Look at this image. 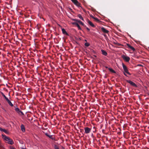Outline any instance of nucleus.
<instances>
[{
    "mask_svg": "<svg viewBox=\"0 0 149 149\" xmlns=\"http://www.w3.org/2000/svg\"><path fill=\"white\" fill-rule=\"evenodd\" d=\"M3 139L5 140L6 142L11 145L13 144L14 143L13 140L5 135H2Z\"/></svg>",
    "mask_w": 149,
    "mask_h": 149,
    "instance_id": "f257e3e1",
    "label": "nucleus"
},
{
    "mask_svg": "<svg viewBox=\"0 0 149 149\" xmlns=\"http://www.w3.org/2000/svg\"><path fill=\"white\" fill-rule=\"evenodd\" d=\"M122 66L125 72L129 74V75H131V74L128 72V70L126 66L124 64H122Z\"/></svg>",
    "mask_w": 149,
    "mask_h": 149,
    "instance_id": "f03ea898",
    "label": "nucleus"
},
{
    "mask_svg": "<svg viewBox=\"0 0 149 149\" xmlns=\"http://www.w3.org/2000/svg\"><path fill=\"white\" fill-rule=\"evenodd\" d=\"M126 81L127 82L130 84V85L132 86L135 87H137V85L135 83H134L131 81H130V80H127Z\"/></svg>",
    "mask_w": 149,
    "mask_h": 149,
    "instance_id": "7ed1b4c3",
    "label": "nucleus"
},
{
    "mask_svg": "<svg viewBox=\"0 0 149 149\" xmlns=\"http://www.w3.org/2000/svg\"><path fill=\"white\" fill-rule=\"evenodd\" d=\"M71 1L77 6L79 7L81 4L77 1V0H71Z\"/></svg>",
    "mask_w": 149,
    "mask_h": 149,
    "instance_id": "20e7f679",
    "label": "nucleus"
},
{
    "mask_svg": "<svg viewBox=\"0 0 149 149\" xmlns=\"http://www.w3.org/2000/svg\"><path fill=\"white\" fill-rule=\"evenodd\" d=\"M122 57L127 62H129L130 60V58L129 57L126 56L124 55H122Z\"/></svg>",
    "mask_w": 149,
    "mask_h": 149,
    "instance_id": "39448f33",
    "label": "nucleus"
},
{
    "mask_svg": "<svg viewBox=\"0 0 149 149\" xmlns=\"http://www.w3.org/2000/svg\"><path fill=\"white\" fill-rule=\"evenodd\" d=\"M85 133L86 134L89 133L91 131V129L88 127H85L84 128Z\"/></svg>",
    "mask_w": 149,
    "mask_h": 149,
    "instance_id": "423d86ee",
    "label": "nucleus"
},
{
    "mask_svg": "<svg viewBox=\"0 0 149 149\" xmlns=\"http://www.w3.org/2000/svg\"><path fill=\"white\" fill-rule=\"evenodd\" d=\"M73 20L76 21L78 23H79L80 24H81L84 27H86V25H85L80 20H78L75 19H73Z\"/></svg>",
    "mask_w": 149,
    "mask_h": 149,
    "instance_id": "0eeeda50",
    "label": "nucleus"
},
{
    "mask_svg": "<svg viewBox=\"0 0 149 149\" xmlns=\"http://www.w3.org/2000/svg\"><path fill=\"white\" fill-rule=\"evenodd\" d=\"M72 24L74 25H75L78 28V29L79 30H81V29L79 24L78 23L76 22H73L72 23Z\"/></svg>",
    "mask_w": 149,
    "mask_h": 149,
    "instance_id": "6e6552de",
    "label": "nucleus"
},
{
    "mask_svg": "<svg viewBox=\"0 0 149 149\" xmlns=\"http://www.w3.org/2000/svg\"><path fill=\"white\" fill-rule=\"evenodd\" d=\"M102 31L104 33H108L109 32V31L106 30L103 27H102L101 28Z\"/></svg>",
    "mask_w": 149,
    "mask_h": 149,
    "instance_id": "1a4fd4ad",
    "label": "nucleus"
},
{
    "mask_svg": "<svg viewBox=\"0 0 149 149\" xmlns=\"http://www.w3.org/2000/svg\"><path fill=\"white\" fill-rule=\"evenodd\" d=\"M87 22L91 26L93 27H95V26L91 21L88 19L87 20Z\"/></svg>",
    "mask_w": 149,
    "mask_h": 149,
    "instance_id": "9d476101",
    "label": "nucleus"
},
{
    "mask_svg": "<svg viewBox=\"0 0 149 149\" xmlns=\"http://www.w3.org/2000/svg\"><path fill=\"white\" fill-rule=\"evenodd\" d=\"M127 47L132 50L133 51L135 50V49L132 46H131L129 44H127Z\"/></svg>",
    "mask_w": 149,
    "mask_h": 149,
    "instance_id": "9b49d317",
    "label": "nucleus"
},
{
    "mask_svg": "<svg viewBox=\"0 0 149 149\" xmlns=\"http://www.w3.org/2000/svg\"><path fill=\"white\" fill-rule=\"evenodd\" d=\"M21 130L23 132H25V128L24 125L23 124H22L21 125Z\"/></svg>",
    "mask_w": 149,
    "mask_h": 149,
    "instance_id": "f8f14e48",
    "label": "nucleus"
},
{
    "mask_svg": "<svg viewBox=\"0 0 149 149\" xmlns=\"http://www.w3.org/2000/svg\"><path fill=\"white\" fill-rule=\"evenodd\" d=\"M6 101L9 104L10 106L11 107H13V104L11 103L10 101L8 98L6 100Z\"/></svg>",
    "mask_w": 149,
    "mask_h": 149,
    "instance_id": "ddd939ff",
    "label": "nucleus"
},
{
    "mask_svg": "<svg viewBox=\"0 0 149 149\" xmlns=\"http://www.w3.org/2000/svg\"><path fill=\"white\" fill-rule=\"evenodd\" d=\"M101 51L103 55L105 56H106L107 55V53L104 50L102 49Z\"/></svg>",
    "mask_w": 149,
    "mask_h": 149,
    "instance_id": "4468645a",
    "label": "nucleus"
},
{
    "mask_svg": "<svg viewBox=\"0 0 149 149\" xmlns=\"http://www.w3.org/2000/svg\"><path fill=\"white\" fill-rule=\"evenodd\" d=\"M45 135L46 136L52 140L54 139V138L53 137V136L52 135H49L47 133H46Z\"/></svg>",
    "mask_w": 149,
    "mask_h": 149,
    "instance_id": "2eb2a0df",
    "label": "nucleus"
},
{
    "mask_svg": "<svg viewBox=\"0 0 149 149\" xmlns=\"http://www.w3.org/2000/svg\"><path fill=\"white\" fill-rule=\"evenodd\" d=\"M62 33L63 34H66L67 35H68V33L66 32L65 30L64 29H62Z\"/></svg>",
    "mask_w": 149,
    "mask_h": 149,
    "instance_id": "dca6fc26",
    "label": "nucleus"
},
{
    "mask_svg": "<svg viewBox=\"0 0 149 149\" xmlns=\"http://www.w3.org/2000/svg\"><path fill=\"white\" fill-rule=\"evenodd\" d=\"M108 69L110 71V72H111L112 73H116V72L114 70H113V69L111 68H108Z\"/></svg>",
    "mask_w": 149,
    "mask_h": 149,
    "instance_id": "f3484780",
    "label": "nucleus"
},
{
    "mask_svg": "<svg viewBox=\"0 0 149 149\" xmlns=\"http://www.w3.org/2000/svg\"><path fill=\"white\" fill-rule=\"evenodd\" d=\"M15 111L19 114V112H20V110L18 108H16L15 109Z\"/></svg>",
    "mask_w": 149,
    "mask_h": 149,
    "instance_id": "a211bd4d",
    "label": "nucleus"
},
{
    "mask_svg": "<svg viewBox=\"0 0 149 149\" xmlns=\"http://www.w3.org/2000/svg\"><path fill=\"white\" fill-rule=\"evenodd\" d=\"M78 17L81 19L82 20H84V19L82 17L81 15L79 14L78 15Z\"/></svg>",
    "mask_w": 149,
    "mask_h": 149,
    "instance_id": "6ab92c4d",
    "label": "nucleus"
},
{
    "mask_svg": "<svg viewBox=\"0 0 149 149\" xmlns=\"http://www.w3.org/2000/svg\"><path fill=\"white\" fill-rule=\"evenodd\" d=\"M1 93L2 94V95L4 97V98L6 100L8 98L7 97H6V96L3 93L1 92Z\"/></svg>",
    "mask_w": 149,
    "mask_h": 149,
    "instance_id": "aec40b11",
    "label": "nucleus"
},
{
    "mask_svg": "<svg viewBox=\"0 0 149 149\" xmlns=\"http://www.w3.org/2000/svg\"><path fill=\"white\" fill-rule=\"evenodd\" d=\"M93 19L97 22H99L100 21L99 19L97 17H93Z\"/></svg>",
    "mask_w": 149,
    "mask_h": 149,
    "instance_id": "412c9836",
    "label": "nucleus"
},
{
    "mask_svg": "<svg viewBox=\"0 0 149 149\" xmlns=\"http://www.w3.org/2000/svg\"><path fill=\"white\" fill-rule=\"evenodd\" d=\"M84 45H85L87 47H88L90 45V44L88 42H86Z\"/></svg>",
    "mask_w": 149,
    "mask_h": 149,
    "instance_id": "4be33fe9",
    "label": "nucleus"
},
{
    "mask_svg": "<svg viewBox=\"0 0 149 149\" xmlns=\"http://www.w3.org/2000/svg\"><path fill=\"white\" fill-rule=\"evenodd\" d=\"M114 44L118 45V46H123V45L120 44V43H118L117 42H114Z\"/></svg>",
    "mask_w": 149,
    "mask_h": 149,
    "instance_id": "5701e85b",
    "label": "nucleus"
},
{
    "mask_svg": "<svg viewBox=\"0 0 149 149\" xmlns=\"http://www.w3.org/2000/svg\"><path fill=\"white\" fill-rule=\"evenodd\" d=\"M3 132H5V133H6V134H7L8 133V131L7 130L4 129H3Z\"/></svg>",
    "mask_w": 149,
    "mask_h": 149,
    "instance_id": "b1692460",
    "label": "nucleus"
},
{
    "mask_svg": "<svg viewBox=\"0 0 149 149\" xmlns=\"http://www.w3.org/2000/svg\"><path fill=\"white\" fill-rule=\"evenodd\" d=\"M37 28L38 29H39L40 28V26L39 25L37 24Z\"/></svg>",
    "mask_w": 149,
    "mask_h": 149,
    "instance_id": "393cba45",
    "label": "nucleus"
},
{
    "mask_svg": "<svg viewBox=\"0 0 149 149\" xmlns=\"http://www.w3.org/2000/svg\"><path fill=\"white\" fill-rule=\"evenodd\" d=\"M54 148L55 149H59L58 147L56 145H55L54 146Z\"/></svg>",
    "mask_w": 149,
    "mask_h": 149,
    "instance_id": "a878e982",
    "label": "nucleus"
},
{
    "mask_svg": "<svg viewBox=\"0 0 149 149\" xmlns=\"http://www.w3.org/2000/svg\"><path fill=\"white\" fill-rule=\"evenodd\" d=\"M21 114L22 115H23L24 114V113L22 112V111L20 110V112H19V114Z\"/></svg>",
    "mask_w": 149,
    "mask_h": 149,
    "instance_id": "bb28decb",
    "label": "nucleus"
},
{
    "mask_svg": "<svg viewBox=\"0 0 149 149\" xmlns=\"http://www.w3.org/2000/svg\"><path fill=\"white\" fill-rule=\"evenodd\" d=\"M4 129L2 128L1 127H0V130L1 131H3Z\"/></svg>",
    "mask_w": 149,
    "mask_h": 149,
    "instance_id": "cd10ccee",
    "label": "nucleus"
},
{
    "mask_svg": "<svg viewBox=\"0 0 149 149\" xmlns=\"http://www.w3.org/2000/svg\"><path fill=\"white\" fill-rule=\"evenodd\" d=\"M84 131L83 129H80V132H83Z\"/></svg>",
    "mask_w": 149,
    "mask_h": 149,
    "instance_id": "c85d7f7f",
    "label": "nucleus"
},
{
    "mask_svg": "<svg viewBox=\"0 0 149 149\" xmlns=\"http://www.w3.org/2000/svg\"><path fill=\"white\" fill-rule=\"evenodd\" d=\"M86 27V29H87L88 30V31H89L90 30V29H89V28H88L87 27H86H86Z\"/></svg>",
    "mask_w": 149,
    "mask_h": 149,
    "instance_id": "c756f323",
    "label": "nucleus"
},
{
    "mask_svg": "<svg viewBox=\"0 0 149 149\" xmlns=\"http://www.w3.org/2000/svg\"><path fill=\"white\" fill-rule=\"evenodd\" d=\"M138 66H143V65H141V64H138Z\"/></svg>",
    "mask_w": 149,
    "mask_h": 149,
    "instance_id": "7c9ffc66",
    "label": "nucleus"
},
{
    "mask_svg": "<svg viewBox=\"0 0 149 149\" xmlns=\"http://www.w3.org/2000/svg\"><path fill=\"white\" fill-rule=\"evenodd\" d=\"M90 16L92 17V18L93 19V17H93L92 15H90Z\"/></svg>",
    "mask_w": 149,
    "mask_h": 149,
    "instance_id": "2f4dec72",
    "label": "nucleus"
},
{
    "mask_svg": "<svg viewBox=\"0 0 149 149\" xmlns=\"http://www.w3.org/2000/svg\"><path fill=\"white\" fill-rule=\"evenodd\" d=\"M104 36L105 37H107V36L106 35V34H104Z\"/></svg>",
    "mask_w": 149,
    "mask_h": 149,
    "instance_id": "473e14b6",
    "label": "nucleus"
},
{
    "mask_svg": "<svg viewBox=\"0 0 149 149\" xmlns=\"http://www.w3.org/2000/svg\"><path fill=\"white\" fill-rule=\"evenodd\" d=\"M124 74L125 76H127V75H126V74H125V72H124Z\"/></svg>",
    "mask_w": 149,
    "mask_h": 149,
    "instance_id": "72a5a7b5",
    "label": "nucleus"
},
{
    "mask_svg": "<svg viewBox=\"0 0 149 149\" xmlns=\"http://www.w3.org/2000/svg\"><path fill=\"white\" fill-rule=\"evenodd\" d=\"M105 68H107V69H108V68H108V67L107 66H105Z\"/></svg>",
    "mask_w": 149,
    "mask_h": 149,
    "instance_id": "f704fd0d",
    "label": "nucleus"
},
{
    "mask_svg": "<svg viewBox=\"0 0 149 149\" xmlns=\"http://www.w3.org/2000/svg\"><path fill=\"white\" fill-rule=\"evenodd\" d=\"M93 56H94L95 57H96V56H95V55H94Z\"/></svg>",
    "mask_w": 149,
    "mask_h": 149,
    "instance_id": "c9c22d12",
    "label": "nucleus"
},
{
    "mask_svg": "<svg viewBox=\"0 0 149 149\" xmlns=\"http://www.w3.org/2000/svg\"><path fill=\"white\" fill-rule=\"evenodd\" d=\"M25 148H21V149H25Z\"/></svg>",
    "mask_w": 149,
    "mask_h": 149,
    "instance_id": "e433bc0d",
    "label": "nucleus"
},
{
    "mask_svg": "<svg viewBox=\"0 0 149 149\" xmlns=\"http://www.w3.org/2000/svg\"><path fill=\"white\" fill-rule=\"evenodd\" d=\"M12 149H15V148H12Z\"/></svg>",
    "mask_w": 149,
    "mask_h": 149,
    "instance_id": "4c0bfd02",
    "label": "nucleus"
},
{
    "mask_svg": "<svg viewBox=\"0 0 149 149\" xmlns=\"http://www.w3.org/2000/svg\"><path fill=\"white\" fill-rule=\"evenodd\" d=\"M148 94L149 95V93H148Z\"/></svg>",
    "mask_w": 149,
    "mask_h": 149,
    "instance_id": "58836bf2",
    "label": "nucleus"
},
{
    "mask_svg": "<svg viewBox=\"0 0 149 149\" xmlns=\"http://www.w3.org/2000/svg\"><path fill=\"white\" fill-rule=\"evenodd\" d=\"M130 37H131V36H130Z\"/></svg>",
    "mask_w": 149,
    "mask_h": 149,
    "instance_id": "ea45409f",
    "label": "nucleus"
},
{
    "mask_svg": "<svg viewBox=\"0 0 149 149\" xmlns=\"http://www.w3.org/2000/svg\"><path fill=\"white\" fill-rule=\"evenodd\" d=\"M85 41H87L86 40H85Z\"/></svg>",
    "mask_w": 149,
    "mask_h": 149,
    "instance_id": "a19ab883",
    "label": "nucleus"
}]
</instances>
